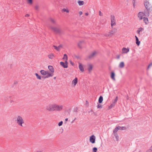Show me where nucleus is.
Returning a JSON list of instances; mask_svg holds the SVG:
<instances>
[{
    "instance_id": "a878e982",
    "label": "nucleus",
    "mask_w": 152,
    "mask_h": 152,
    "mask_svg": "<svg viewBox=\"0 0 152 152\" xmlns=\"http://www.w3.org/2000/svg\"><path fill=\"white\" fill-rule=\"evenodd\" d=\"M63 59L64 60L65 62H66V63L67 62L68 57L66 54L64 55Z\"/></svg>"
},
{
    "instance_id": "1a4fd4ad",
    "label": "nucleus",
    "mask_w": 152,
    "mask_h": 152,
    "mask_svg": "<svg viewBox=\"0 0 152 152\" xmlns=\"http://www.w3.org/2000/svg\"><path fill=\"white\" fill-rule=\"evenodd\" d=\"M118 100V97H116L115 99L114 102H113L112 103L110 104V106H109L108 107V110H110L112 108V107H113L115 105V104L117 101Z\"/></svg>"
},
{
    "instance_id": "58836bf2",
    "label": "nucleus",
    "mask_w": 152,
    "mask_h": 152,
    "mask_svg": "<svg viewBox=\"0 0 152 152\" xmlns=\"http://www.w3.org/2000/svg\"><path fill=\"white\" fill-rule=\"evenodd\" d=\"M152 66V62L150 63L149 65H148V69H149Z\"/></svg>"
},
{
    "instance_id": "864d4df0",
    "label": "nucleus",
    "mask_w": 152,
    "mask_h": 152,
    "mask_svg": "<svg viewBox=\"0 0 152 152\" xmlns=\"http://www.w3.org/2000/svg\"><path fill=\"white\" fill-rule=\"evenodd\" d=\"M70 64H72V65H73V64H72V62H70Z\"/></svg>"
},
{
    "instance_id": "de8ad7c7",
    "label": "nucleus",
    "mask_w": 152,
    "mask_h": 152,
    "mask_svg": "<svg viewBox=\"0 0 152 152\" xmlns=\"http://www.w3.org/2000/svg\"><path fill=\"white\" fill-rule=\"evenodd\" d=\"M41 79V77L40 76H39V79Z\"/></svg>"
},
{
    "instance_id": "393cba45",
    "label": "nucleus",
    "mask_w": 152,
    "mask_h": 152,
    "mask_svg": "<svg viewBox=\"0 0 152 152\" xmlns=\"http://www.w3.org/2000/svg\"><path fill=\"white\" fill-rule=\"evenodd\" d=\"M97 53L96 51L93 52L91 54L90 56V57H92L94 56L97 54Z\"/></svg>"
},
{
    "instance_id": "c9c22d12",
    "label": "nucleus",
    "mask_w": 152,
    "mask_h": 152,
    "mask_svg": "<svg viewBox=\"0 0 152 152\" xmlns=\"http://www.w3.org/2000/svg\"><path fill=\"white\" fill-rule=\"evenodd\" d=\"M93 152H97V149L96 148L94 147L93 148Z\"/></svg>"
},
{
    "instance_id": "ddd939ff",
    "label": "nucleus",
    "mask_w": 152,
    "mask_h": 152,
    "mask_svg": "<svg viewBox=\"0 0 152 152\" xmlns=\"http://www.w3.org/2000/svg\"><path fill=\"white\" fill-rule=\"evenodd\" d=\"M89 140L91 143H94L95 141L96 137L94 135H92L90 137Z\"/></svg>"
},
{
    "instance_id": "9b49d317",
    "label": "nucleus",
    "mask_w": 152,
    "mask_h": 152,
    "mask_svg": "<svg viewBox=\"0 0 152 152\" xmlns=\"http://www.w3.org/2000/svg\"><path fill=\"white\" fill-rule=\"evenodd\" d=\"M129 51V48H123L122 49V54H126Z\"/></svg>"
},
{
    "instance_id": "20e7f679",
    "label": "nucleus",
    "mask_w": 152,
    "mask_h": 152,
    "mask_svg": "<svg viewBox=\"0 0 152 152\" xmlns=\"http://www.w3.org/2000/svg\"><path fill=\"white\" fill-rule=\"evenodd\" d=\"M15 121L17 124L21 127H23L25 124L23 117L20 115H18L16 117Z\"/></svg>"
},
{
    "instance_id": "4468645a",
    "label": "nucleus",
    "mask_w": 152,
    "mask_h": 152,
    "mask_svg": "<svg viewBox=\"0 0 152 152\" xmlns=\"http://www.w3.org/2000/svg\"><path fill=\"white\" fill-rule=\"evenodd\" d=\"M144 16V15L143 12H140L138 15V17L140 20H142L143 18V17Z\"/></svg>"
},
{
    "instance_id": "7c9ffc66",
    "label": "nucleus",
    "mask_w": 152,
    "mask_h": 152,
    "mask_svg": "<svg viewBox=\"0 0 152 152\" xmlns=\"http://www.w3.org/2000/svg\"><path fill=\"white\" fill-rule=\"evenodd\" d=\"M144 22L146 24H147L148 23V18H143Z\"/></svg>"
},
{
    "instance_id": "dca6fc26",
    "label": "nucleus",
    "mask_w": 152,
    "mask_h": 152,
    "mask_svg": "<svg viewBox=\"0 0 152 152\" xmlns=\"http://www.w3.org/2000/svg\"><path fill=\"white\" fill-rule=\"evenodd\" d=\"M110 77L113 80L115 81V74L114 72H111L110 74Z\"/></svg>"
},
{
    "instance_id": "72a5a7b5",
    "label": "nucleus",
    "mask_w": 152,
    "mask_h": 152,
    "mask_svg": "<svg viewBox=\"0 0 152 152\" xmlns=\"http://www.w3.org/2000/svg\"><path fill=\"white\" fill-rule=\"evenodd\" d=\"M119 129L121 130H124L126 129V127L124 126H118Z\"/></svg>"
},
{
    "instance_id": "aec40b11",
    "label": "nucleus",
    "mask_w": 152,
    "mask_h": 152,
    "mask_svg": "<svg viewBox=\"0 0 152 152\" xmlns=\"http://www.w3.org/2000/svg\"><path fill=\"white\" fill-rule=\"evenodd\" d=\"M84 43V42L83 40L80 41L78 43V45L79 47L81 48L82 47V45Z\"/></svg>"
},
{
    "instance_id": "ea45409f",
    "label": "nucleus",
    "mask_w": 152,
    "mask_h": 152,
    "mask_svg": "<svg viewBox=\"0 0 152 152\" xmlns=\"http://www.w3.org/2000/svg\"><path fill=\"white\" fill-rule=\"evenodd\" d=\"M146 152H152V149L151 148L150 149L148 150Z\"/></svg>"
},
{
    "instance_id": "a18cd8bd",
    "label": "nucleus",
    "mask_w": 152,
    "mask_h": 152,
    "mask_svg": "<svg viewBox=\"0 0 152 152\" xmlns=\"http://www.w3.org/2000/svg\"><path fill=\"white\" fill-rule=\"evenodd\" d=\"M25 16L26 17H28L29 16V15L28 14H26V15Z\"/></svg>"
},
{
    "instance_id": "4be33fe9",
    "label": "nucleus",
    "mask_w": 152,
    "mask_h": 152,
    "mask_svg": "<svg viewBox=\"0 0 152 152\" xmlns=\"http://www.w3.org/2000/svg\"><path fill=\"white\" fill-rule=\"evenodd\" d=\"M144 30V28L142 27L139 28L137 31V33L138 34H140V32L143 31Z\"/></svg>"
},
{
    "instance_id": "f3484780",
    "label": "nucleus",
    "mask_w": 152,
    "mask_h": 152,
    "mask_svg": "<svg viewBox=\"0 0 152 152\" xmlns=\"http://www.w3.org/2000/svg\"><path fill=\"white\" fill-rule=\"evenodd\" d=\"M125 64L124 63L123 61L121 62L119 65H118V67L120 68H123Z\"/></svg>"
},
{
    "instance_id": "3c124183",
    "label": "nucleus",
    "mask_w": 152,
    "mask_h": 152,
    "mask_svg": "<svg viewBox=\"0 0 152 152\" xmlns=\"http://www.w3.org/2000/svg\"><path fill=\"white\" fill-rule=\"evenodd\" d=\"M68 118H66L65 120L66 121H67L68 120Z\"/></svg>"
},
{
    "instance_id": "39448f33",
    "label": "nucleus",
    "mask_w": 152,
    "mask_h": 152,
    "mask_svg": "<svg viewBox=\"0 0 152 152\" xmlns=\"http://www.w3.org/2000/svg\"><path fill=\"white\" fill-rule=\"evenodd\" d=\"M144 6L147 10H150L152 8V4L149 1L146 0L144 3Z\"/></svg>"
},
{
    "instance_id": "f8f14e48",
    "label": "nucleus",
    "mask_w": 152,
    "mask_h": 152,
    "mask_svg": "<svg viewBox=\"0 0 152 152\" xmlns=\"http://www.w3.org/2000/svg\"><path fill=\"white\" fill-rule=\"evenodd\" d=\"M78 64L79 68L80 71L82 72H83L84 71V65L80 62L78 63Z\"/></svg>"
},
{
    "instance_id": "a19ab883",
    "label": "nucleus",
    "mask_w": 152,
    "mask_h": 152,
    "mask_svg": "<svg viewBox=\"0 0 152 152\" xmlns=\"http://www.w3.org/2000/svg\"><path fill=\"white\" fill-rule=\"evenodd\" d=\"M79 14L80 15L83 14V12L81 11H80L79 12Z\"/></svg>"
},
{
    "instance_id": "bb28decb",
    "label": "nucleus",
    "mask_w": 152,
    "mask_h": 152,
    "mask_svg": "<svg viewBox=\"0 0 152 152\" xmlns=\"http://www.w3.org/2000/svg\"><path fill=\"white\" fill-rule=\"evenodd\" d=\"M48 57L50 59H52L54 57V55L53 53H50L48 55Z\"/></svg>"
},
{
    "instance_id": "7ed1b4c3",
    "label": "nucleus",
    "mask_w": 152,
    "mask_h": 152,
    "mask_svg": "<svg viewBox=\"0 0 152 152\" xmlns=\"http://www.w3.org/2000/svg\"><path fill=\"white\" fill-rule=\"evenodd\" d=\"M49 29L54 33L61 35L62 33V29L56 26L50 25L48 27Z\"/></svg>"
},
{
    "instance_id": "f257e3e1",
    "label": "nucleus",
    "mask_w": 152,
    "mask_h": 152,
    "mask_svg": "<svg viewBox=\"0 0 152 152\" xmlns=\"http://www.w3.org/2000/svg\"><path fill=\"white\" fill-rule=\"evenodd\" d=\"M63 105L56 104H49L47 105L45 107L46 110L49 112L61 111L63 109Z\"/></svg>"
},
{
    "instance_id": "8fccbe9b",
    "label": "nucleus",
    "mask_w": 152,
    "mask_h": 152,
    "mask_svg": "<svg viewBox=\"0 0 152 152\" xmlns=\"http://www.w3.org/2000/svg\"><path fill=\"white\" fill-rule=\"evenodd\" d=\"M39 152H43V151L42 150H41V151H39Z\"/></svg>"
},
{
    "instance_id": "49530a36",
    "label": "nucleus",
    "mask_w": 152,
    "mask_h": 152,
    "mask_svg": "<svg viewBox=\"0 0 152 152\" xmlns=\"http://www.w3.org/2000/svg\"><path fill=\"white\" fill-rule=\"evenodd\" d=\"M35 75L37 76V78H38V74L37 73H35Z\"/></svg>"
},
{
    "instance_id": "a211bd4d",
    "label": "nucleus",
    "mask_w": 152,
    "mask_h": 152,
    "mask_svg": "<svg viewBox=\"0 0 152 152\" xmlns=\"http://www.w3.org/2000/svg\"><path fill=\"white\" fill-rule=\"evenodd\" d=\"M50 22L52 23L55 24L56 23V20L55 19L52 18H50L49 19Z\"/></svg>"
},
{
    "instance_id": "e433bc0d",
    "label": "nucleus",
    "mask_w": 152,
    "mask_h": 152,
    "mask_svg": "<svg viewBox=\"0 0 152 152\" xmlns=\"http://www.w3.org/2000/svg\"><path fill=\"white\" fill-rule=\"evenodd\" d=\"M97 107L98 108H102V106L101 104H98Z\"/></svg>"
},
{
    "instance_id": "6e6d98bb",
    "label": "nucleus",
    "mask_w": 152,
    "mask_h": 152,
    "mask_svg": "<svg viewBox=\"0 0 152 152\" xmlns=\"http://www.w3.org/2000/svg\"><path fill=\"white\" fill-rule=\"evenodd\" d=\"M127 1H129V0H126Z\"/></svg>"
},
{
    "instance_id": "5701e85b",
    "label": "nucleus",
    "mask_w": 152,
    "mask_h": 152,
    "mask_svg": "<svg viewBox=\"0 0 152 152\" xmlns=\"http://www.w3.org/2000/svg\"><path fill=\"white\" fill-rule=\"evenodd\" d=\"M135 37L136 39V43L139 46L140 45V41H139L138 39V37L136 36H135Z\"/></svg>"
},
{
    "instance_id": "603ef678",
    "label": "nucleus",
    "mask_w": 152,
    "mask_h": 152,
    "mask_svg": "<svg viewBox=\"0 0 152 152\" xmlns=\"http://www.w3.org/2000/svg\"><path fill=\"white\" fill-rule=\"evenodd\" d=\"M119 58H120V56H118V59H119Z\"/></svg>"
},
{
    "instance_id": "f03ea898",
    "label": "nucleus",
    "mask_w": 152,
    "mask_h": 152,
    "mask_svg": "<svg viewBox=\"0 0 152 152\" xmlns=\"http://www.w3.org/2000/svg\"><path fill=\"white\" fill-rule=\"evenodd\" d=\"M48 68L50 71V72L44 70H42L40 71L41 74L44 76V77H42L43 79L52 77L54 75V70L53 66L49 65L48 66Z\"/></svg>"
},
{
    "instance_id": "79ce46f5",
    "label": "nucleus",
    "mask_w": 152,
    "mask_h": 152,
    "mask_svg": "<svg viewBox=\"0 0 152 152\" xmlns=\"http://www.w3.org/2000/svg\"><path fill=\"white\" fill-rule=\"evenodd\" d=\"M99 15L101 16H102V14L100 11L99 12Z\"/></svg>"
},
{
    "instance_id": "b1692460",
    "label": "nucleus",
    "mask_w": 152,
    "mask_h": 152,
    "mask_svg": "<svg viewBox=\"0 0 152 152\" xmlns=\"http://www.w3.org/2000/svg\"><path fill=\"white\" fill-rule=\"evenodd\" d=\"M79 6H82L84 4V2L83 1L78 0L77 2Z\"/></svg>"
},
{
    "instance_id": "f704fd0d",
    "label": "nucleus",
    "mask_w": 152,
    "mask_h": 152,
    "mask_svg": "<svg viewBox=\"0 0 152 152\" xmlns=\"http://www.w3.org/2000/svg\"><path fill=\"white\" fill-rule=\"evenodd\" d=\"M114 136L115 137L116 140L117 141L118 140V138H119V136H118V134L117 133H115V134H114Z\"/></svg>"
},
{
    "instance_id": "4c0bfd02",
    "label": "nucleus",
    "mask_w": 152,
    "mask_h": 152,
    "mask_svg": "<svg viewBox=\"0 0 152 152\" xmlns=\"http://www.w3.org/2000/svg\"><path fill=\"white\" fill-rule=\"evenodd\" d=\"M63 122L62 121H61L58 124V125L59 126H60L62 125Z\"/></svg>"
},
{
    "instance_id": "5fc2aeb1",
    "label": "nucleus",
    "mask_w": 152,
    "mask_h": 152,
    "mask_svg": "<svg viewBox=\"0 0 152 152\" xmlns=\"http://www.w3.org/2000/svg\"><path fill=\"white\" fill-rule=\"evenodd\" d=\"M56 79V77H54V79Z\"/></svg>"
},
{
    "instance_id": "6e6552de",
    "label": "nucleus",
    "mask_w": 152,
    "mask_h": 152,
    "mask_svg": "<svg viewBox=\"0 0 152 152\" xmlns=\"http://www.w3.org/2000/svg\"><path fill=\"white\" fill-rule=\"evenodd\" d=\"M78 83V79L75 77L73 80H72L71 82L72 86L73 87H75Z\"/></svg>"
},
{
    "instance_id": "2eb2a0df",
    "label": "nucleus",
    "mask_w": 152,
    "mask_h": 152,
    "mask_svg": "<svg viewBox=\"0 0 152 152\" xmlns=\"http://www.w3.org/2000/svg\"><path fill=\"white\" fill-rule=\"evenodd\" d=\"M60 65L63 67L64 68H67L68 67V62H63L61 61L60 62Z\"/></svg>"
},
{
    "instance_id": "c756f323",
    "label": "nucleus",
    "mask_w": 152,
    "mask_h": 152,
    "mask_svg": "<svg viewBox=\"0 0 152 152\" xmlns=\"http://www.w3.org/2000/svg\"><path fill=\"white\" fill-rule=\"evenodd\" d=\"M119 129V128L118 126L116 127L113 130V133L114 134L115 133H117V132L118 130Z\"/></svg>"
},
{
    "instance_id": "c85d7f7f",
    "label": "nucleus",
    "mask_w": 152,
    "mask_h": 152,
    "mask_svg": "<svg viewBox=\"0 0 152 152\" xmlns=\"http://www.w3.org/2000/svg\"><path fill=\"white\" fill-rule=\"evenodd\" d=\"M103 98L102 96H101L99 97V100H98V102L99 103H102L103 101Z\"/></svg>"
},
{
    "instance_id": "c03bdc74",
    "label": "nucleus",
    "mask_w": 152,
    "mask_h": 152,
    "mask_svg": "<svg viewBox=\"0 0 152 152\" xmlns=\"http://www.w3.org/2000/svg\"><path fill=\"white\" fill-rule=\"evenodd\" d=\"M88 104H89V103H88V101H86V105H88Z\"/></svg>"
},
{
    "instance_id": "2f4dec72",
    "label": "nucleus",
    "mask_w": 152,
    "mask_h": 152,
    "mask_svg": "<svg viewBox=\"0 0 152 152\" xmlns=\"http://www.w3.org/2000/svg\"><path fill=\"white\" fill-rule=\"evenodd\" d=\"M54 48L55 49H56V50L58 51H60V49H61V46H59L57 47L55 46H54Z\"/></svg>"
},
{
    "instance_id": "cd10ccee",
    "label": "nucleus",
    "mask_w": 152,
    "mask_h": 152,
    "mask_svg": "<svg viewBox=\"0 0 152 152\" xmlns=\"http://www.w3.org/2000/svg\"><path fill=\"white\" fill-rule=\"evenodd\" d=\"M27 4L29 5H32L33 4V0H27Z\"/></svg>"
},
{
    "instance_id": "9d476101",
    "label": "nucleus",
    "mask_w": 152,
    "mask_h": 152,
    "mask_svg": "<svg viewBox=\"0 0 152 152\" xmlns=\"http://www.w3.org/2000/svg\"><path fill=\"white\" fill-rule=\"evenodd\" d=\"M94 67V65L91 64L89 63L87 65V69L89 72H90L92 71Z\"/></svg>"
},
{
    "instance_id": "09e8293b",
    "label": "nucleus",
    "mask_w": 152,
    "mask_h": 152,
    "mask_svg": "<svg viewBox=\"0 0 152 152\" xmlns=\"http://www.w3.org/2000/svg\"><path fill=\"white\" fill-rule=\"evenodd\" d=\"M35 7V9H37V6H36Z\"/></svg>"
},
{
    "instance_id": "6ab92c4d",
    "label": "nucleus",
    "mask_w": 152,
    "mask_h": 152,
    "mask_svg": "<svg viewBox=\"0 0 152 152\" xmlns=\"http://www.w3.org/2000/svg\"><path fill=\"white\" fill-rule=\"evenodd\" d=\"M149 10H145L144 12H143L144 15V16L148 17L149 16Z\"/></svg>"
},
{
    "instance_id": "473e14b6",
    "label": "nucleus",
    "mask_w": 152,
    "mask_h": 152,
    "mask_svg": "<svg viewBox=\"0 0 152 152\" xmlns=\"http://www.w3.org/2000/svg\"><path fill=\"white\" fill-rule=\"evenodd\" d=\"M132 3L134 8H135L136 5V0H132Z\"/></svg>"
},
{
    "instance_id": "423d86ee",
    "label": "nucleus",
    "mask_w": 152,
    "mask_h": 152,
    "mask_svg": "<svg viewBox=\"0 0 152 152\" xmlns=\"http://www.w3.org/2000/svg\"><path fill=\"white\" fill-rule=\"evenodd\" d=\"M111 25L112 28L116 25V20L115 16L113 15L111 16Z\"/></svg>"
},
{
    "instance_id": "0eeeda50",
    "label": "nucleus",
    "mask_w": 152,
    "mask_h": 152,
    "mask_svg": "<svg viewBox=\"0 0 152 152\" xmlns=\"http://www.w3.org/2000/svg\"><path fill=\"white\" fill-rule=\"evenodd\" d=\"M115 31L113 30H110L107 34H104V36L107 37H111L113 36L115 33Z\"/></svg>"
},
{
    "instance_id": "37998d69",
    "label": "nucleus",
    "mask_w": 152,
    "mask_h": 152,
    "mask_svg": "<svg viewBox=\"0 0 152 152\" xmlns=\"http://www.w3.org/2000/svg\"><path fill=\"white\" fill-rule=\"evenodd\" d=\"M89 14H88V12H86V13H85V15L86 16H87Z\"/></svg>"
},
{
    "instance_id": "412c9836",
    "label": "nucleus",
    "mask_w": 152,
    "mask_h": 152,
    "mask_svg": "<svg viewBox=\"0 0 152 152\" xmlns=\"http://www.w3.org/2000/svg\"><path fill=\"white\" fill-rule=\"evenodd\" d=\"M61 11L62 12H66L67 13H68L69 12V10L67 8H63L62 10Z\"/></svg>"
}]
</instances>
